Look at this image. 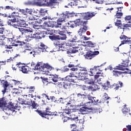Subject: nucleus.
<instances>
[{
	"label": "nucleus",
	"instance_id": "nucleus-1",
	"mask_svg": "<svg viewBox=\"0 0 131 131\" xmlns=\"http://www.w3.org/2000/svg\"><path fill=\"white\" fill-rule=\"evenodd\" d=\"M53 68L49 64H46L44 67H41L39 68V71L42 72V74H46V75H50L49 78L54 82H57V86H59L60 89H64V90H69L70 89V83L64 82V78H61L59 76L56 74H51L50 71L52 70Z\"/></svg>",
	"mask_w": 131,
	"mask_h": 131
},
{
	"label": "nucleus",
	"instance_id": "nucleus-2",
	"mask_svg": "<svg viewBox=\"0 0 131 131\" xmlns=\"http://www.w3.org/2000/svg\"><path fill=\"white\" fill-rule=\"evenodd\" d=\"M96 15L94 12H87L83 13H78L75 14V16L79 17L81 18L76 19L75 21H70L68 23L69 27L71 28H75L77 26H84L86 24V21L83 20H90V18H92Z\"/></svg>",
	"mask_w": 131,
	"mask_h": 131
},
{
	"label": "nucleus",
	"instance_id": "nucleus-3",
	"mask_svg": "<svg viewBox=\"0 0 131 131\" xmlns=\"http://www.w3.org/2000/svg\"><path fill=\"white\" fill-rule=\"evenodd\" d=\"M57 103L64 104V106L63 105L61 106V109L64 111V115H65V114H67L71 116V118L72 120L78 121V117L75 116L73 117V116H74V113H75L74 111V110H75V105H73L72 102L70 101L69 103H66L65 102V99L60 98L57 100Z\"/></svg>",
	"mask_w": 131,
	"mask_h": 131
},
{
	"label": "nucleus",
	"instance_id": "nucleus-4",
	"mask_svg": "<svg viewBox=\"0 0 131 131\" xmlns=\"http://www.w3.org/2000/svg\"><path fill=\"white\" fill-rule=\"evenodd\" d=\"M7 24L9 26H12L14 28H18L22 35H25L27 34L28 32H32V29L30 28H18L19 26H22L21 25L25 24V21H20L18 18H13L9 19L7 22Z\"/></svg>",
	"mask_w": 131,
	"mask_h": 131
},
{
	"label": "nucleus",
	"instance_id": "nucleus-5",
	"mask_svg": "<svg viewBox=\"0 0 131 131\" xmlns=\"http://www.w3.org/2000/svg\"><path fill=\"white\" fill-rule=\"evenodd\" d=\"M74 15H75V14L67 12L62 13V14H58L57 13V15L61 16L57 19L56 24L55 25V28H59L61 30H64V29H66V27L64 26L63 23L65 22V20H66L67 18H70V17H74Z\"/></svg>",
	"mask_w": 131,
	"mask_h": 131
},
{
	"label": "nucleus",
	"instance_id": "nucleus-6",
	"mask_svg": "<svg viewBox=\"0 0 131 131\" xmlns=\"http://www.w3.org/2000/svg\"><path fill=\"white\" fill-rule=\"evenodd\" d=\"M0 107H4L3 111L7 115H11L14 112L16 113L18 108H19L18 105L12 104V103L7 105L3 99H0Z\"/></svg>",
	"mask_w": 131,
	"mask_h": 131
},
{
	"label": "nucleus",
	"instance_id": "nucleus-7",
	"mask_svg": "<svg viewBox=\"0 0 131 131\" xmlns=\"http://www.w3.org/2000/svg\"><path fill=\"white\" fill-rule=\"evenodd\" d=\"M59 0H35L33 2L34 5L35 6H49L51 8H55L56 6H58Z\"/></svg>",
	"mask_w": 131,
	"mask_h": 131
},
{
	"label": "nucleus",
	"instance_id": "nucleus-8",
	"mask_svg": "<svg viewBox=\"0 0 131 131\" xmlns=\"http://www.w3.org/2000/svg\"><path fill=\"white\" fill-rule=\"evenodd\" d=\"M49 37L51 40H55L53 45L56 51H64V50H65V46H67V44H61L58 40H56L57 37H56L55 35L49 36Z\"/></svg>",
	"mask_w": 131,
	"mask_h": 131
},
{
	"label": "nucleus",
	"instance_id": "nucleus-9",
	"mask_svg": "<svg viewBox=\"0 0 131 131\" xmlns=\"http://www.w3.org/2000/svg\"><path fill=\"white\" fill-rule=\"evenodd\" d=\"M128 66H131V57H128V60L123 61L122 64H119L118 66H117L116 69L124 71L125 70H128V69L126 68L128 67Z\"/></svg>",
	"mask_w": 131,
	"mask_h": 131
},
{
	"label": "nucleus",
	"instance_id": "nucleus-10",
	"mask_svg": "<svg viewBox=\"0 0 131 131\" xmlns=\"http://www.w3.org/2000/svg\"><path fill=\"white\" fill-rule=\"evenodd\" d=\"M101 67V66H94L93 68H92L90 69V71L88 72V71H84L82 73H79L78 75H79L80 77V74H83V75H87L89 74L90 76H94V75L95 74V71H97V70H99V68Z\"/></svg>",
	"mask_w": 131,
	"mask_h": 131
},
{
	"label": "nucleus",
	"instance_id": "nucleus-11",
	"mask_svg": "<svg viewBox=\"0 0 131 131\" xmlns=\"http://www.w3.org/2000/svg\"><path fill=\"white\" fill-rule=\"evenodd\" d=\"M115 25L116 26H118V28H120V29H125V28H127V27H131V24H125V25H122V23H121V20L120 19H117L116 21L115 22Z\"/></svg>",
	"mask_w": 131,
	"mask_h": 131
},
{
	"label": "nucleus",
	"instance_id": "nucleus-12",
	"mask_svg": "<svg viewBox=\"0 0 131 131\" xmlns=\"http://www.w3.org/2000/svg\"><path fill=\"white\" fill-rule=\"evenodd\" d=\"M46 49H47V46L43 43H41L38 49H35L33 52H35V55H36V54H39L41 52H46L47 51Z\"/></svg>",
	"mask_w": 131,
	"mask_h": 131
},
{
	"label": "nucleus",
	"instance_id": "nucleus-13",
	"mask_svg": "<svg viewBox=\"0 0 131 131\" xmlns=\"http://www.w3.org/2000/svg\"><path fill=\"white\" fill-rule=\"evenodd\" d=\"M99 51H95L94 52H88L85 55H84V57L86 59H88V60H91L92 58H94L95 56H96V55H99Z\"/></svg>",
	"mask_w": 131,
	"mask_h": 131
},
{
	"label": "nucleus",
	"instance_id": "nucleus-14",
	"mask_svg": "<svg viewBox=\"0 0 131 131\" xmlns=\"http://www.w3.org/2000/svg\"><path fill=\"white\" fill-rule=\"evenodd\" d=\"M28 65L29 66H31V67H32V69H34V70H39V71H40L39 70V68H40V67L43 68L45 66H46V64H44L43 66H42V63L39 62L36 66H34V63L31 62V63L28 64Z\"/></svg>",
	"mask_w": 131,
	"mask_h": 131
},
{
	"label": "nucleus",
	"instance_id": "nucleus-15",
	"mask_svg": "<svg viewBox=\"0 0 131 131\" xmlns=\"http://www.w3.org/2000/svg\"><path fill=\"white\" fill-rule=\"evenodd\" d=\"M38 114L40 115L42 117H45V116H46V115H54L53 114V113L50 112V108H46V110L45 111V112L43 113L40 111H38Z\"/></svg>",
	"mask_w": 131,
	"mask_h": 131
},
{
	"label": "nucleus",
	"instance_id": "nucleus-16",
	"mask_svg": "<svg viewBox=\"0 0 131 131\" xmlns=\"http://www.w3.org/2000/svg\"><path fill=\"white\" fill-rule=\"evenodd\" d=\"M130 112V110L129 108L126 107V104L122 106V112L124 116H127V117H128V114L129 115H131V114L129 113Z\"/></svg>",
	"mask_w": 131,
	"mask_h": 131
},
{
	"label": "nucleus",
	"instance_id": "nucleus-17",
	"mask_svg": "<svg viewBox=\"0 0 131 131\" xmlns=\"http://www.w3.org/2000/svg\"><path fill=\"white\" fill-rule=\"evenodd\" d=\"M88 99L89 100V102H84V101H81L80 102L79 104L77 105L78 107H80L81 106H86V104H91L92 103V101H93L94 97L91 96H88Z\"/></svg>",
	"mask_w": 131,
	"mask_h": 131
},
{
	"label": "nucleus",
	"instance_id": "nucleus-18",
	"mask_svg": "<svg viewBox=\"0 0 131 131\" xmlns=\"http://www.w3.org/2000/svg\"><path fill=\"white\" fill-rule=\"evenodd\" d=\"M32 38H37L38 39H40L41 38L40 36V34L38 32H35L33 35H31L30 36H29V38H27L28 40H31Z\"/></svg>",
	"mask_w": 131,
	"mask_h": 131
},
{
	"label": "nucleus",
	"instance_id": "nucleus-19",
	"mask_svg": "<svg viewBox=\"0 0 131 131\" xmlns=\"http://www.w3.org/2000/svg\"><path fill=\"white\" fill-rule=\"evenodd\" d=\"M86 84H94L95 80L93 78H84L83 79Z\"/></svg>",
	"mask_w": 131,
	"mask_h": 131
},
{
	"label": "nucleus",
	"instance_id": "nucleus-20",
	"mask_svg": "<svg viewBox=\"0 0 131 131\" xmlns=\"http://www.w3.org/2000/svg\"><path fill=\"white\" fill-rule=\"evenodd\" d=\"M25 105H32L33 108H35V102L31 100V99H27L24 101Z\"/></svg>",
	"mask_w": 131,
	"mask_h": 131
},
{
	"label": "nucleus",
	"instance_id": "nucleus-21",
	"mask_svg": "<svg viewBox=\"0 0 131 131\" xmlns=\"http://www.w3.org/2000/svg\"><path fill=\"white\" fill-rule=\"evenodd\" d=\"M89 110H93L92 107H82L80 108L79 111L81 112V114H86V112L89 111Z\"/></svg>",
	"mask_w": 131,
	"mask_h": 131
},
{
	"label": "nucleus",
	"instance_id": "nucleus-22",
	"mask_svg": "<svg viewBox=\"0 0 131 131\" xmlns=\"http://www.w3.org/2000/svg\"><path fill=\"white\" fill-rule=\"evenodd\" d=\"M86 30H88V27H86L85 25L83 26V27L80 28L78 32V33L79 34V35H80V36H81L82 34L86 32Z\"/></svg>",
	"mask_w": 131,
	"mask_h": 131
},
{
	"label": "nucleus",
	"instance_id": "nucleus-23",
	"mask_svg": "<svg viewBox=\"0 0 131 131\" xmlns=\"http://www.w3.org/2000/svg\"><path fill=\"white\" fill-rule=\"evenodd\" d=\"M72 77H76L77 78H80V76L79 75H75V72H72L70 74L69 76H67L66 77L63 78L64 81L67 80L68 78H72Z\"/></svg>",
	"mask_w": 131,
	"mask_h": 131
},
{
	"label": "nucleus",
	"instance_id": "nucleus-24",
	"mask_svg": "<svg viewBox=\"0 0 131 131\" xmlns=\"http://www.w3.org/2000/svg\"><path fill=\"white\" fill-rule=\"evenodd\" d=\"M77 48V47H73L72 48L70 49L67 52V54H75V53H78V50L76 49L75 48Z\"/></svg>",
	"mask_w": 131,
	"mask_h": 131
},
{
	"label": "nucleus",
	"instance_id": "nucleus-25",
	"mask_svg": "<svg viewBox=\"0 0 131 131\" xmlns=\"http://www.w3.org/2000/svg\"><path fill=\"white\" fill-rule=\"evenodd\" d=\"M2 83L3 84L4 86V90L2 91V93L3 95H5V93H6V91H7V88L9 86V83H8L7 81L3 80Z\"/></svg>",
	"mask_w": 131,
	"mask_h": 131
},
{
	"label": "nucleus",
	"instance_id": "nucleus-26",
	"mask_svg": "<svg viewBox=\"0 0 131 131\" xmlns=\"http://www.w3.org/2000/svg\"><path fill=\"white\" fill-rule=\"evenodd\" d=\"M24 53H27L28 55H32L34 57V55H35V51L33 52L32 49H25V51H24Z\"/></svg>",
	"mask_w": 131,
	"mask_h": 131
},
{
	"label": "nucleus",
	"instance_id": "nucleus-27",
	"mask_svg": "<svg viewBox=\"0 0 131 131\" xmlns=\"http://www.w3.org/2000/svg\"><path fill=\"white\" fill-rule=\"evenodd\" d=\"M111 86L110 82L107 81L102 85V89L107 91Z\"/></svg>",
	"mask_w": 131,
	"mask_h": 131
},
{
	"label": "nucleus",
	"instance_id": "nucleus-28",
	"mask_svg": "<svg viewBox=\"0 0 131 131\" xmlns=\"http://www.w3.org/2000/svg\"><path fill=\"white\" fill-rule=\"evenodd\" d=\"M21 71H22L23 73H28V67L26 66H22L21 68L19 69Z\"/></svg>",
	"mask_w": 131,
	"mask_h": 131
},
{
	"label": "nucleus",
	"instance_id": "nucleus-29",
	"mask_svg": "<svg viewBox=\"0 0 131 131\" xmlns=\"http://www.w3.org/2000/svg\"><path fill=\"white\" fill-rule=\"evenodd\" d=\"M47 12H48V11H47V9H41L39 11V13L40 14V15L41 16H45L47 14Z\"/></svg>",
	"mask_w": 131,
	"mask_h": 131
},
{
	"label": "nucleus",
	"instance_id": "nucleus-30",
	"mask_svg": "<svg viewBox=\"0 0 131 131\" xmlns=\"http://www.w3.org/2000/svg\"><path fill=\"white\" fill-rule=\"evenodd\" d=\"M39 17V15H32L31 14V15L29 16V20H37V18Z\"/></svg>",
	"mask_w": 131,
	"mask_h": 131
},
{
	"label": "nucleus",
	"instance_id": "nucleus-31",
	"mask_svg": "<svg viewBox=\"0 0 131 131\" xmlns=\"http://www.w3.org/2000/svg\"><path fill=\"white\" fill-rule=\"evenodd\" d=\"M47 19H48L49 20L52 19V18H51V17L46 16V17H43L41 18V19H39V20H37V21H35V22H37V23L40 24L42 22V21H45V20H47Z\"/></svg>",
	"mask_w": 131,
	"mask_h": 131
},
{
	"label": "nucleus",
	"instance_id": "nucleus-32",
	"mask_svg": "<svg viewBox=\"0 0 131 131\" xmlns=\"http://www.w3.org/2000/svg\"><path fill=\"white\" fill-rule=\"evenodd\" d=\"M76 2H77V0H74L73 2L68 4V6L70 7H71V8L74 7V6H77V3H76Z\"/></svg>",
	"mask_w": 131,
	"mask_h": 131
},
{
	"label": "nucleus",
	"instance_id": "nucleus-33",
	"mask_svg": "<svg viewBox=\"0 0 131 131\" xmlns=\"http://www.w3.org/2000/svg\"><path fill=\"white\" fill-rule=\"evenodd\" d=\"M47 30L49 32V34H50V35H53V33H56V31H57V30H54L52 28H48Z\"/></svg>",
	"mask_w": 131,
	"mask_h": 131
},
{
	"label": "nucleus",
	"instance_id": "nucleus-34",
	"mask_svg": "<svg viewBox=\"0 0 131 131\" xmlns=\"http://www.w3.org/2000/svg\"><path fill=\"white\" fill-rule=\"evenodd\" d=\"M89 90H91V91H97L98 90V86L95 84H92L91 86H89Z\"/></svg>",
	"mask_w": 131,
	"mask_h": 131
},
{
	"label": "nucleus",
	"instance_id": "nucleus-35",
	"mask_svg": "<svg viewBox=\"0 0 131 131\" xmlns=\"http://www.w3.org/2000/svg\"><path fill=\"white\" fill-rule=\"evenodd\" d=\"M101 77H102V74L101 73H96V75H95L94 78H95V80L97 79V80H100L101 79Z\"/></svg>",
	"mask_w": 131,
	"mask_h": 131
},
{
	"label": "nucleus",
	"instance_id": "nucleus-36",
	"mask_svg": "<svg viewBox=\"0 0 131 131\" xmlns=\"http://www.w3.org/2000/svg\"><path fill=\"white\" fill-rule=\"evenodd\" d=\"M92 104H98V103H101V101H99L98 99H97L96 97H94L93 99L92 100Z\"/></svg>",
	"mask_w": 131,
	"mask_h": 131
},
{
	"label": "nucleus",
	"instance_id": "nucleus-37",
	"mask_svg": "<svg viewBox=\"0 0 131 131\" xmlns=\"http://www.w3.org/2000/svg\"><path fill=\"white\" fill-rule=\"evenodd\" d=\"M113 73L115 76H119V75H120L121 74V72H119L118 71H115V70L113 71Z\"/></svg>",
	"mask_w": 131,
	"mask_h": 131
},
{
	"label": "nucleus",
	"instance_id": "nucleus-38",
	"mask_svg": "<svg viewBox=\"0 0 131 131\" xmlns=\"http://www.w3.org/2000/svg\"><path fill=\"white\" fill-rule=\"evenodd\" d=\"M55 33H56V34H59V35H61V36H62V35H65L64 34V31H60V30H56V32H55Z\"/></svg>",
	"mask_w": 131,
	"mask_h": 131
},
{
	"label": "nucleus",
	"instance_id": "nucleus-39",
	"mask_svg": "<svg viewBox=\"0 0 131 131\" xmlns=\"http://www.w3.org/2000/svg\"><path fill=\"white\" fill-rule=\"evenodd\" d=\"M66 38H67V36H66V35L58 36V39H61V40H66Z\"/></svg>",
	"mask_w": 131,
	"mask_h": 131
},
{
	"label": "nucleus",
	"instance_id": "nucleus-40",
	"mask_svg": "<svg viewBox=\"0 0 131 131\" xmlns=\"http://www.w3.org/2000/svg\"><path fill=\"white\" fill-rule=\"evenodd\" d=\"M122 16V13L119 12L118 11H117V14L116 15V18L119 19V18H121Z\"/></svg>",
	"mask_w": 131,
	"mask_h": 131
},
{
	"label": "nucleus",
	"instance_id": "nucleus-41",
	"mask_svg": "<svg viewBox=\"0 0 131 131\" xmlns=\"http://www.w3.org/2000/svg\"><path fill=\"white\" fill-rule=\"evenodd\" d=\"M78 99H84L85 96H84V94H81L80 93L78 94L77 95Z\"/></svg>",
	"mask_w": 131,
	"mask_h": 131
},
{
	"label": "nucleus",
	"instance_id": "nucleus-42",
	"mask_svg": "<svg viewBox=\"0 0 131 131\" xmlns=\"http://www.w3.org/2000/svg\"><path fill=\"white\" fill-rule=\"evenodd\" d=\"M84 43H86V45H89V47L91 46H95V43H93L92 41H83Z\"/></svg>",
	"mask_w": 131,
	"mask_h": 131
},
{
	"label": "nucleus",
	"instance_id": "nucleus-43",
	"mask_svg": "<svg viewBox=\"0 0 131 131\" xmlns=\"http://www.w3.org/2000/svg\"><path fill=\"white\" fill-rule=\"evenodd\" d=\"M93 1H95L96 4H99L100 5H102V4L104 3V0H92Z\"/></svg>",
	"mask_w": 131,
	"mask_h": 131
},
{
	"label": "nucleus",
	"instance_id": "nucleus-44",
	"mask_svg": "<svg viewBox=\"0 0 131 131\" xmlns=\"http://www.w3.org/2000/svg\"><path fill=\"white\" fill-rule=\"evenodd\" d=\"M4 10H14V7L7 6L4 7Z\"/></svg>",
	"mask_w": 131,
	"mask_h": 131
},
{
	"label": "nucleus",
	"instance_id": "nucleus-45",
	"mask_svg": "<svg viewBox=\"0 0 131 131\" xmlns=\"http://www.w3.org/2000/svg\"><path fill=\"white\" fill-rule=\"evenodd\" d=\"M127 42H131L130 40H124L122 41L121 44L119 45V47H120L121 45H124V43H127Z\"/></svg>",
	"mask_w": 131,
	"mask_h": 131
},
{
	"label": "nucleus",
	"instance_id": "nucleus-46",
	"mask_svg": "<svg viewBox=\"0 0 131 131\" xmlns=\"http://www.w3.org/2000/svg\"><path fill=\"white\" fill-rule=\"evenodd\" d=\"M38 13H39V12L37 10H35L34 9H33L32 10V15H33L34 16V15H38V14H38Z\"/></svg>",
	"mask_w": 131,
	"mask_h": 131
},
{
	"label": "nucleus",
	"instance_id": "nucleus-47",
	"mask_svg": "<svg viewBox=\"0 0 131 131\" xmlns=\"http://www.w3.org/2000/svg\"><path fill=\"white\" fill-rule=\"evenodd\" d=\"M40 78L43 81V83L44 84H45V83H46V82H48V79L47 78H45V77H41Z\"/></svg>",
	"mask_w": 131,
	"mask_h": 131
},
{
	"label": "nucleus",
	"instance_id": "nucleus-48",
	"mask_svg": "<svg viewBox=\"0 0 131 131\" xmlns=\"http://www.w3.org/2000/svg\"><path fill=\"white\" fill-rule=\"evenodd\" d=\"M26 13L29 14L30 15H32V9H26Z\"/></svg>",
	"mask_w": 131,
	"mask_h": 131
},
{
	"label": "nucleus",
	"instance_id": "nucleus-49",
	"mask_svg": "<svg viewBox=\"0 0 131 131\" xmlns=\"http://www.w3.org/2000/svg\"><path fill=\"white\" fill-rule=\"evenodd\" d=\"M80 38L81 39H84V40H89V39H90V38H88L86 37V36L83 35H82L81 36H80Z\"/></svg>",
	"mask_w": 131,
	"mask_h": 131
},
{
	"label": "nucleus",
	"instance_id": "nucleus-50",
	"mask_svg": "<svg viewBox=\"0 0 131 131\" xmlns=\"http://www.w3.org/2000/svg\"><path fill=\"white\" fill-rule=\"evenodd\" d=\"M103 98L105 100H109V99H110V97L108 96V94H107L106 93H104Z\"/></svg>",
	"mask_w": 131,
	"mask_h": 131
},
{
	"label": "nucleus",
	"instance_id": "nucleus-51",
	"mask_svg": "<svg viewBox=\"0 0 131 131\" xmlns=\"http://www.w3.org/2000/svg\"><path fill=\"white\" fill-rule=\"evenodd\" d=\"M77 42V40H76V39H74L73 40H72V41L70 43V46H71V47H73V46H74L75 45V42Z\"/></svg>",
	"mask_w": 131,
	"mask_h": 131
},
{
	"label": "nucleus",
	"instance_id": "nucleus-52",
	"mask_svg": "<svg viewBox=\"0 0 131 131\" xmlns=\"http://www.w3.org/2000/svg\"><path fill=\"white\" fill-rule=\"evenodd\" d=\"M67 79L68 80H67L70 82H76L75 80L73 79L72 78H68Z\"/></svg>",
	"mask_w": 131,
	"mask_h": 131
},
{
	"label": "nucleus",
	"instance_id": "nucleus-53",
	"mask_svg": "<svg viewBox=\"0 0 131 131\" xmlns=\"http://www.w3.org/2000/svg\"><path fill=\"white\" fill-rule=\"evenodd\" d=\"M13 46L12 45H5V49H8L9 50H11V49H13Z\"/></svg>",
	"mask_w": 131,
	"mask_h": 131
},
{
	"label": "nucleus",
	"instance_id": "nucleus-54",
	"mask_svg": "<svg viewBox=\"0 0 131 131\" xmlns=\"http://www.w3.org/2000/svg\"><path fill=\"white\" fill-rule=\"evenodd\" d=\"M11 16L13 18H15V17L18 16V13H16V12H14L12 13Z\"/></svg>",
	"mask_w": 131,
	"mask_h": 131
},
{
	"label": "nucleus",
	"instance_id": "nucleus-55",
	"mask_svg": "<svg viewBox=\"0 0 131 131\" xmlns=\"http://www.w3.org/2000/svg\"><path fill=\"white\" fill-rule=\"evenodd\" d=\"M0 45L1 46H5L6 45V43L5 42V41L2 39H0Z\"/></svg>",
	"mask_w": 131,
	"mask_h": 131
},
{
	"label": "nucleus",
	"instance_id": "nucleus-56",
	"mask_svg": "<svg viewBox=\"0 0 131 131\" xmlns=\"http://www.w3.org/2000/svg\"><path fill=\"white\" fill-rule=\"evenodd\" d=\"M68 36L69 37V38H72V32H68Z\"/></svg>",
	"mask_w": 131,
	"mask_h": 131
},
{
	"label": "nucleus",
	"instance_id": "nucleus-57",
	"mask_svg": "<svg viewBox=\"0 0 131 131\" xmlns=\"http://www.w3.org/2000/svg\"><path fill=\"white\" fill-rule=\"evenodd\" d=\"M0 17H3V18H5L6 17H8V15L6 13H0Z\"/></svg>",
	"mask_w": 131,
	"mask_h": 131
},
{
	"label": "nucleus",
	"instance_id": "nucleus-58",
	"mask_svg": "<svg viewBox=\"0 0 131 131\" xmlns=\"http://www.w3.org/2000/svg\"><path fill=\"white\" fill-rule=\"evenodd\" d=\"M20 12L22 13L24 15H26V10L24 9H19Z\"/></svg>",
	"mask_w": 131,
	"mask_h": 131
},
{
	"label": "nucleus",
	"instance_id": "nucleus-59",
	"mask_svg": "<svg viewBox=\"0 0 131 131\" xmlns=\"http://www.w3.org/2000/svg\"><path fill=\"white\" fill-rule=\"evenodd\" d=\"M80 71H88V70H86V68L84 67L80 68L79 69Z\"/></svg>",
	"mask_w": 131,
	"mask_h": 131
},
{
	"label": "nucleus",
	"instance_id": "nucleus-60",
	"mask_svg": "<svg viewBox=\"0 0 131 131\" xmlns=\"http://www.w3.org/2000/svg\"><path fill=\"white\" fill-rule=\"evenodd\" d=\"M79 123H81V124H84V119H80L79 120Z\"/></svg>",
	"mask_w": 131,
	"mask_h": 131
},
{
	"label": "nucleus",
	"instance_id": "nucleus-61",
	"mask_svg": "<svg viewBox=\"0 0 131 131\" xmlns=\"http://www.w3.org/2000/svg\"><path fill=\"white\" fill-rule=\"evenodd\" d=\"M127 127V131H131V125H128L126 126Z\"/></svg>",
	"mask_w": 131,
	"mask_h": 131
},
{
	"label": "nucleus",
	"instance_id": "nucleus-62",
	"mask_svg": "<svg viewBox=\"0 0 131 131\" xmlns=\"http://www.w3.org/2000/svg\"><path fill=\"white\" fill-rule=\"evenodd\" d=\"M125 20H127V21L130 20L131 19V16L130 15H128V16H127L125 18Z\"/></svg>",
	"mask_w": 131,
	"mask_h": 131
},
{
	"label": "nucleus",
	"instance_id": "nucleus-63",
	"mask_svg": "<svg viewBox=\"0 0 131 131\" xmlns=\"http://www.w3.org/2000/svg\"><path fill=\"white\" fill-rule=\"evenodd\" d=\"M13 93L17 95V94L19 93V92H18V90H17L16 89H15L14 91L13 92Z\"/></svg>",
	"mask_w": 131,
	"mask_h": 131
},
{
	"label": "nucleus",
	"instance_id": "nucleus-64",
	"mask_svg": "<svg viewBox=\"0 0 131 131\" xmlns=\"http://www.w3.org/2000/svg\"><path fill=\"white\" fill-rule=\"evenodd\" d=\"M126 36L123 35L120 37V39H126Z\"/></svg>",
	"mask_w": 131,
	"mask_h": 131
}]
</instances>
